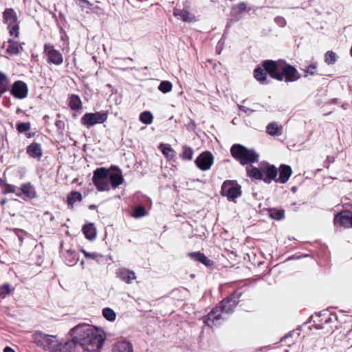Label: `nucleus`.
Masks as SVG:
<instances>
[{"label":"nucleus","mask_w":352,"mask_h":352,"mask_svg":"<svg viewBox=\"0 0 352 352\" xmlns=\"http://www.w3.org/2000/svg\"><path fill=\"white\" fill-rule=\"evenodd\" d=\"M111 168L115 169V171L109 173L108 181L109 185L111 184L113 188L115 189L123 182L124 179L122 170L118 166H112Z\"/></svg>","instance_id":"nucleus-17"},{"label":"nucleus","mask_w":352,"mask_h":352,"mask_svg":"<svg viewBox=\"0 0 352 352\" xmlns=\"http://www.w3.org/2000/svg\"><path fill=\"white\" fill-rule=\"evenodd\" d=\"M284 62L285 60L282 59H279L278 60H265L261 63V65L267 72L270 78L278 81H283L281 72Z\"/></svg>","instance_id":"nucleus-4"},{"label":"nucleus","mask_w":352,"mask_h":352,"mask_svg":"<svg viewBox=\"0 0 352 352\" xmlns=\"http://www.w3.org/2000/svg\"><path fill=\"white\" fill-rule=\"evenodd\" d=\"M232 156L242 164V144H235L230 149Z\"/></svg>","instance_id":"nucleus-31"},{"label":"nucleus","mask_w":352,"mask_h":352,"mask_svg":"<svg viewBox=\"0 0 352 352\" xmlns=\"http://www.w3.org/2000/svg\"><path fill=\"white\" fill-rule=\"evenodd\" d=\"M4 352H15L12 348L10 346H6L3 350Z\"/></svg>","instance_id":"nucleus-50"},{"label":"nucleus","mask_w":352,"mask_h":352,"mask_svg":"<svg viewBox=\"0 0 352 352\" xmlns=\"http://www.w3.org/2000/svg\"><path fill=\"white\" fill-rule=\"evenodd\" d=\"M234 9H235L236 12H242V3H239V4H237V6H236V8Z\"/></svg>","instance_id":"nucleus-49"},{"label":"nucleus","mask_w":352,"mask_h":352,"mask_svg":"<svg viewBox=\"0 0 352 352\" xmlns=\"http://www.w3.org/2000/svg\"><path fill=\"white\" fill-rule=\"evenodd\" d=\"M75 347L74 341L72 338V340L64 343L55 342L50 349V352H72Z\"/></svg>","instance_id":"nucleus-18"},{"label":"nucleus","mask_w":352,"mask_h":352,"mask_svg":"<svg viewBox=\"0 0 352 352\" xmlns=\"http://www.w3.org/2000/svg\"><path fill=\"white\" fill-rule=\"evenodd\" d=\"M108 118V113L104 111L94 113H85L80 119L81 124L89 129L95 124H102Z\"/></svg>","instance_id":"nucleus-6"},{"label":"nucleus","mask_w":352,"mask_h":352,"mask_svg":"<svg viewBox=\"0 0 352 352\" xmlns=\"http://www.w3.org/2000/svg\"><path fill=\"white\" fill-rule=\"evenodd\" d=\"M330 320H331V319H330V318H329V319H327V320H325V323L329 322L330 321Z\"/></svg>","instance_id":"nucleus-64"},{"label":"nucleus","mask_w":352,"mask_h":352,"mask_svg":"<svg viewBox=\"0 0 352 352\" xmlns=\"http://www.w3.org/2000/svg\"><path fill=\"white\" fill-rule=\"evenodd\" d=\"M10 284L5 283L0 286V297L6 298L11 292Z\"/></svg>","instance_id":"nucleus-42"},{"label":"nucleus","mask_w":352,"mask_h":352,"mask_svg":"<svg viewBox=\"0 0 352 352\" xmlns=\"http://www.w3.org/2000/svg\"><path fill=\"white\" fill-rule=\"evenodd\" d=\"M7 201V199H2L1 201H0V205L1 206H3Z\"/></svg>","instance_id":"nucleus-52"},{"label":"nucleus","mask_w":352,"mask_h":352,"mask_svg":"<svg viewBox=\"0 0 352 352\" xmlns=\"http://www.w3.org/2000/svg\"><path fill=\"white\" fill-rule=\"evenodd\" d=\"M103 317L108 321L113 322L116 320V314L115 311L109 307H106L102 310Z\"/></svg>","instance_id":"nucleus-36"},{"label":"nucleus","mask_w":352,"mask_h":352,"mask_svg":"<svg viewBox=\"0 0 352 352\" xmlns=\"http://www.w3.org/2000/svg\"><path fill=\"white\" fill-rule=\"evenodd\" d=\"M337 60L336 54L332 51H328L324 55V61L328 65H333Z\"/></svg>","instance_id":"nucleus-38"},{"label":"nucleus","mask_w":352,"mask_h":352,"mask_svg":"<svg viewBox=\"0 0 352 352\" xmlns=\"http://www.w3.org/2000/svg\"><path fill=\"white\" fill-rule=\"evenodd\" d=\"M292 190L293 192H295V191L296 190V187H295V186L292 187Z\"/></svg>","instance_id":"nucleus-60"},{"label":"nucleus","mask_w":352,"mask_h":352,"mask_svg":"<svg viewBox=\"0 0 352 352\" xmlns=\"http://www.w3.org/2000/svg\"><path fill=\"white\" fill-rule=\"evenodd\" d=\"M81 252L83 253L85 256L87 258L98 259V257L102 258V256L98 254L97 252H88L85 250L82 249Z\"/></svg>","instance_id":"nucleus-45"},{"label":"nucleus","mask_w":352,"mask_h":352,"mask_svg":"<svg viewBox=\"0 0 352 352\" xmlns=\"http://www.w3.org/2000/svg\"><path fill=\"white\" fill-rule=\"evenodd\" d=\"M4 23L7 24L11 36L18 37L19 25L15 11L12 8H6L3 12Z\"/></svg>","instance_id":"nucleus-9"},{"label":"nucleus","mask_w":352,"mask_h":352,"mask_svg":"<svg viewBox=\"0 0 352 352\" xmlns=\"http://www.w3.org/2000/svg\"><path fill=\"white\" fill-rule=\"evenodd\" d=\"M268 214L272 219L280 221L285 218V210L272 208L268 210Z\"/></svg>","instance_id":"nucleus-33"},{"label":"nucleus","mask_w":352,"mask_h":352,"mask_svg":"<svg viewBox=\"0 0 352 352\" xmlns=\"http://www.w3.org/2000/svg\"><path fill=\"white\" fill-rule=\"evenodd\" d=\"M259 154L253 148H248L243 146V165H252L259 161Z\"/></svg>","instance_id":"nucleus-15"},{"label":"nucleus","mask_w":352,"mask_h":352,"mask_svg":"<svg viewBox=\"0 0 352 352\" xmlns=\"http://www.w3.org/2000/svg\"><path fill=\"white\" fill-rule=\"evenodd\" d=\"M292 333L291 332H290V333H287V334H286V335L283 337V340H286V339L289 338V337H291V336H292Z\"/></svg>","instance_id":"nucleus-51"},{"label":"nucleus","mask_w":352,"mask_h":352,"mask_svg":"<svg viewBox=\"0 0 352 352\" xmlns=\"http://www.w3.org/2000/svg\"><path fill=\"white\" fill-rule=\"evenodd\" d=\"M214 162V157L209 151L201 153L195 160L197 166L201 170H207L210 168Z\"/></svg>","instance_id":"nucleus-12"},{"label":"nucleus","mask_w":352,"mask_h":352,"mask_svg":"<svg viewBox=\"0 0 352 352\" xmlns=\"http://www.w3.org/2000/svg\"><path fill=\"white\" fill-rule=\"evenodd\" d=\"M9 83L10 81L6 75L3 72H0V98L3 94L9 90Z\"/></svg>","instance_id":"nucleus-32"},{"label":"nucleus","mask_w":352,"mask_h":352,"mask_svg":"<svg viewBox=\"0 0 352 352\" xmlns=\"http://www.w3.org/2000/svg\"><path fill=\"white\" fill-rule=\"evenodd\" d=\"M283 80L286 82H292L300 78V74L297 69L292 65L287 63L285 60L283 70L281 72Z\"/></svg>","instance_id":"nucleus-11"},{"label":"nucleus","mask_w":352,"mask_h":352,"mask_svg":"<svg viewBox=\"0 0 352 352\" xmlns=\"http://www.w3.org/2000/svg\"><path fill=\"white\" fill-rule=\"evenodd\" d=\"M292 174V170L290 166L281 164L279 167V177L273 179L276 183L285 184Z\"/></svg>","instance_id":"nucleus-19"},{"label":"nucleus","mask_w":352,"mask_h":352,"mask_svg":"<svg viewBox=\"0 0 352 352\" xmlns=\"http://www.w3.org/2000/svg\"><path fill=\"white\" fill-rule=\"evenodd\" d=\"M68 104L72 111H78L82 107L81 99L77 94H72L69 96Z\"/></svg>","instance_id":"nucleus-25"},{"label":"nucleus","mask_w":352,"mask_h":352,"mask_svg":"<svg viewBox=\"0 0 352 352\" xmlns=\"http://www.w3.org/2000/svg\"><path fill=\"white\" fill-rule=\"evenodd\" d=\"M173 15L179 17L184 22L191 23L196 21L195 16L184 9L175 8Z\"/></svg>","instance_id":"nucleus-23"},{"label":"nucleus","mask_w":352,"mask_h":352,"mask_svg":"<svg viewBox=\"0 0 352 352\" xmlns=\"http://www.w3.org/2000/svg\"><path fill=\"white\" fill-rule=\"evenodd\" d=\"M23 50L22 46L17 41L12 39L8 40L7 52L10 54H18Z\"/></svg>","instance_id":"nucleus-30"},{"label":"nucleus","mask_w":352,"mask_h":352,"mask_svg":"<svg viewBox=\"0 0 352 352\" xmlns=\"http://www.w3.org/2000/svg\"><path fill=\"white\" fill-rule=\"evenodd\" d=\"M261 168L252 165L245 167L247 176L251 179L262 180L267 184H270L278 175V168L267 162H263Z\"/></svg>","instance_id":"nucleus-3"},{"label":"nucleus","mask_w":352,"mask_h":352,"mask_svg":"<svg viewBox=\"0 0 352 352\" xmlns=\"http://www.w3.org/2000/svg\"><path fill=\"white\" fill-rule=\"evenodd\" d=\"M337 101H338V99H337V98H334V99H333V102H335V103H336Z\"/></svg>","instance_id":"nucleus-63"},{"label":"nucleus","mask_w":352,"mask_h":352,"mask_svg":"<svg viewBox=\"0 0 352 352\" xmlns=\"http://www.w3.org/2000/svg\"><path fill=\"white\" fill-rule=\"evenodd\" d=\"M305 76H307L308 75L314 76L318 74L317 72V65L316 63H312L309 65L307 66L304 69Z\"/></svg>","instance_id":"nucleus-39"},{"label":"nucleus","mask_w":352,"mask_h":352,"mask_svg":"<svg viewBox=\"0 0 352 352\" xmlns=\"http://www.w3.org/2000/svg\"><path fill=\"white\" fill-rule=\"evenodd\" d=\"M16 190H18L17 186L9 184H3L2 192L3 194L8 193H15L17 192Z\"/></svg>","instance_id":"nucleus-43"},{"label":"nucleus","mask_w":352,"mask_h":352,"mask_svg":"<svg viewBox=\"0 0 352 352\" xmlns=\"http://www.w3.org/2000/svg\"><path fill=\"white\" fill-rule=\"evenodd\" d=\"M334 223L345 228H352V212L345 210L336 214L334 217Z\"/></svg>","instance_id":"nucleus-14"},{"label":"nucleus","mask_w":352,"mask_h":352,"mask_svg":"<svg viewBox=\"0 0 352 352\" xmlns=\"http://www.w3.org/2000/svg\"><path fill=\"white\" fill-rule=\"evenodd\" d=\"M117 278L126 284L132 283L133 280L136 279V275L133 270L126 268H119L116 272Z\"/></svg>","instance_id":"nucleus-16"},{"label":"nucleus","mask_w":352,"mask_h":352,"mask_svg":"<svg viewBox=\"0 0 352 352\" xmlns=\"http://www.w3.org/2000/svg\"><path fill=\"white\" fill-rule=\"evenodd\" d=\"M193 150L192 148L184 146L182 149V157L184 160H190L192 158Z\"/></svg>","instance_id":"nucleus-40"},{"label":"nucleus","mask_w":352,"mask_h":352,"mask_svg":"<svg viewBox=\"0 0 352 352\" xmlns=\"http://www.w3.org/2000/svg\"><path fill=\"white\" fill-rule=\"evenodd\" d=\"M280 128L276 122L270 123L266 127V132L270 135H277L280 134Z\"/></svg>","instance_id":"nucleus-35"},{"label":"nucleus","mask_w":352,"mask_h":352,"mask_svg":"<svg viewBox=\"0 0 352 352\" xmlns=\"http://www.w3.org/2000/svg\"><path fill=\"white\" fill-rule=\"evenodd\" d=\"M243 12H245V10H246V6H245V4L244 3H243Z\"/></svg>","instance_id":"nucleus-62"},{"label":"nucleus","mask_w":352,"mask_h":352,"mask_svg":"<svg viewBox=\"0 0 352 352\" xmlns=\"http://www.w3.org/2000/svg\"><path fill=\"white\" fill-rule=\"evenodd\" d=\"M267 72L261 66H258L254 70V77L261 85H268L270 80L267 76Z\"/></svg>","instance_id":"nucleus-20"},{"label":"nucleus","mask_w":352,"mask_h":352,"mask_svg":"<svg viewBox=\"0 0 352 352\" xmlns=\"http://www.w3.org/2000/svg\"><path fill=\"white\" fill-rule=\"evenodd\" d=\"M112 352H133V346L127 341L118 342L114 345Z\"/></svg>","instance_id":"nucleus-28"},{"label":"nucleus","mask_w":352,"mask_h":352,"mask_svg":"<svg viewBox=\"0 0 352 352\" xmlns=\"http://www.w3.org/2000/svg\"><path fill=\"white\" fill-rule=\"evenodd\" d=\"M81 1H82L84 3H86L87 5L89 4V2L88 1V0H80Z\"/></svg>","instance_id":"nucleus-58"},{"label":"nucleus","mask_w":352,"mask_h":352,"mask_svg":"<svg viewBox=\"0 0 352 352\" xmlns=\"http://www.w3.org/2000/svg\"><path fill=\"white\" fill-rule=\"evenodd\" d=\"M30 127L31 124L30 122H19L16 124V130L20 133L28 131Z\"/></svg>","instance_id":"nucleus-44"},{"label":"nucleus","mask_w":352,"mask_h":352,"mask_svg":"<svg viewBox=\"0 0 352 352\" xmlns=\"http://www.w3.org/2000/svg\"><path fill=\"white\" fill-rule=\"evenodd\" d=\"M316 328L318 329H322L323 327L321 324H316Z\"/></svg>","instance_id":"nucleus-54"},{"label":"nucleus","mask_w":352,"mask_h":352,"mask_svg":"<svg viewBox=\"0 0 352 352\" xmlns=\"http://www.w3.org/2000/svg\"><path fill=\"white\" fill-rule=\"evenodd\" d=\"M238 120V119H237L236 118H234L232 120V123H233L234 124H236V120Z\"/></svg>","instance_id":"nucleus-57"},{"label":"nucleus","mask_w":352,"mask_h":352,"mask_svg":"<svg viewBox=\"0 0 352 352\" xmlns=\"http://www.w3.org/2000/svg\"><path fill=\"white\" fill-rule=\"evenodd\" d=\"M109 171L107 168L100 167L94 171L92 181L98 191L109 190L108 177Z\"/></svg>","instance_id":"nucleus-5"},{"label":"nucleus","mask_w":352,"mask_h":352,"mask_svg":"<svg viewBox=\"0 0 352 352\" xmlns=\"http://www.w3.org/2000/svg\"><path fill=\"white\" fill-rule=\"evenodd\" d=\"M82 231L85 237L89 240H93L96 237V231L94 223H89L82 226Z\"/></svg>","instance_id":"nucleus-27"},{"label":"nucleus","mask_w":352,"mask_h":352,"mask_svg":"<svg viewBox=\"0 0 352 352\" xmlns=\"http://www.w3.org/2000/svg\"><path fill=\"white\" fill-rule=\"evenodd\" d=\"M96 208V206H95V205H91V206H89V208H90V209H94V208Z\"/></svg>","instance_id":"nucleus-61"},{"label":"nucleus","mask_w":352,"mask_h":352,"mask_svg":"<svg viewBox=\"0 0 352 352\" xmlns=\"http://www.w3.org/2000/svg\"><path fill=\"white\" fill-rule=\"evenodd\" d=\"M70 334L75 346L78 344L87 352L99 351L106 339V336L101 329L86 324L74 327L70 330Z\"/></svg>","instance_id":"nucleus-1"},{"label":"nucleus","mask_w":352,"mask_h":352,"mask_svg":"<svg viewBox=\"0 0 352 352\" xmlns=\"http://www.w3.org/2000/svg\"><path fill=\"white\" fill-rule=\"evenodd\" d=\"M65 262L69 266L74 265L78 261V254L72 250H68L63 254Z\"/></svg>","instance_id":"nucleus-26"},{"label":"nucleus","mask_w":352,"mask_h":352,"mask_svg":"<svg viewBox=\"0 0 352 352\" xmlns=\"http://www.w3.org/2000/svg\"><path fill=\"white\" fill-rule=\"evenodd\" d=\"M55 125L60 130H63L65 129V122L61 120H56Z\"/></svg>","instance_id":"nucleus-48"},{"label":"nucleus","mask_w":352,"mask_h":352,"mask_svg":"<svg viewBox=\"0 0 352 352\" xmlns=\"http://www.w3.org/2000/svg\"><path fill=\"white\" fill-rule=\"evenodd\" d=\"M44 53L47 56V62L49 64L60 65L63 62V56L60 51L56 50L50 43L44 45Z\"/></svg>","instance_id":"nucleus-10"},{"label":"nucleus","mask_w":352,"mask_h":352,"mask_svg":"<svg viewBox=\"0 0 352 352\" xmlns=\"http://www.w3.org/2000/svg\"><path fill=\"white\" fill-rule=\"evenodd\" d=\"M146 214V212L144 206H138L134 209L133 217L137 219L141 218L142 217H144Z\"/></svg>","instance_id":"nucleus-41"},{"label":"nucleus","mask_w":352,"mask_h":352,"mask_svg":"<svg viewBox=\"0 0 352 352\" xmlns=\"http://www.w3.org/2000/svg\"><path fill=\"white\" fill-rule=\"evenodd\" d=\"M33 342L45 351H50L56 341V336L45 334L41 331H36L32 335Z\"/></svg>","instance_id":"nucleus-7"},{"label":"nucleus","mask_w":352,"mask_h":352,"mask_svg":"<svg viewBox=\"0 0 352 352\" xmlns=\"http://www.w3.org/2000/svg\"><path fill=\"white\" fill-rule=\"evenodd\" d=\"M82 199V195L78 191H71L67 197V202L69 208H73L74 205L77 201H81Z\"/></svg>","instance_id":"nucleus-29"},{"label":"nucleus","mask_w":352,"mask_h":352,"mask_svg":"<svg viewBox=\"0 0 352 352\" xmlns=\"http://www.w3.org/2000/svg\"><path fill=\"white\" fill-rule=\"evenodd\" d=\"M242 292L236 290L230 296L223 299L219 306L215 307L206 316L204 322L208 327L218 326L227 319L229 314L234 311Z\"/></svg>","instance_id":"nucleus-2"},{"label":"nucleus","mask_w":352,"mask_h":352,"mask_svg":"<svg viewBox=\"0 0 352 352\" xmlns=\"http://www.w3.org/2000/svg\"><path fill=\"white\" fill-rule=\"evenodd\" d=\"M188 256L195 261L199 262L206 267H210L214 262L209 259L204 253L200 252H194L188 253Z\"/></svg>","instance_id":"nucleus-21"},{"label":"nucleus","mask_w":352,"mask_h":352,"mask_svg":"<svg viewBox=\"0 0 352 352\" xmlns=\"http://www.w3.org/2000/svg\"><path fill=\"white\" fill-rule=\"evenodd\" d=\"M162 153L164 155H166L167 157L170 156V153H173L174 152L173 148L168 144L165 145L164 146V148H162Z\"/></svg>","instance_id":"nucleus-47"},{"label":"nucleus","mask_w":352,"mask_h":352,"mask_svg":"<svg viewBox=\"0 0 352 352\" xmlns=\"http://www.w3.org/2000/svg\"><path fill=\"white\" fill-rule=\"evenodd\" d=\"M243 111L244 113H248V111H252V110H250V109H245V107L243 106Z\"/></svg>","instance_id":"nucleus-56"},{"label":"nucleus","mask_w":352,"mask_h":352,"mask_svg":"<svg viewBox=\"0 0 352 352\" xmlns=\"http://www.w3.org/2000/svg\"><path fill=\"white\" fill-rule=\"evenodd\" d=\"M28 154L33 158H40L42 155V148L39 143L32 142L27 147Z\"/></svg>","instance_id":"nucleus-24"},{"label":"nucleus","mask_w":352,"mask_h":352,"mask_svg":"<svg viewBox=\"0 0 352 352\" xmlns=\"http://www.w3.org/2000/svg\"><path fill=\"white\" fill-rule=\"evenodd\" d=\"M122 59H123V60H131V61H133V58H129V57H128V58H122Z\"/></svg>","instance_id":"nucleus-59"},{"label":"nucleus","mask_w":352,"mask_h":352,"mask_svg":"<svg viewBox=\"0 0 352 352\" xmlns=\"http://www.w3.org/2000/svg\"><path fill=\"white\" fill-rule=\"evenodd\" d=\"M241 186L235 180H226L221 188V195L229 201H234L241 195Z\"/></svg>","instance_id":"nucleus-8"},{"label":"nucleus","mask_w":352,"mask_h":352,"mask_svg":"<svg viewBox=\"0 0 352 352\" xmlns=\"http://www.w3.org/2000/svg\"><path fill=\"white\" fill-rule=\"evenodd\" d=\"M173 85L170 81L163 80L158 86V89L163 94H167L172 90Z\"/></svg>","instance_id":"nucleus-37"},{"label":"nucleus","mask_w":352,"mask_h":352,"mask_svg":"<svg viewBox=\"0 0 352 352\" xmlns=\"http://www.w3.org/2000/svg\"><path fill=\"white\" fill-rule=\"evenodd\" d=\"M20 189L21 192H16V195L17 196L20 197L21 194H23L24 196H25L30 199L36 197V192L35 190L34 187L31 184V183L23 184Z\"/></svg>","instance_id":"nucleus-22"},{"label":"nucleus","mask_w":352,"mask_h":352,"mask_svg":"<svg viewBox=\"0 0 352 352\" xmlns=\"http://www.w3.org/2000/svg\"><path fill=\"white\" fill-rule=\"evenodd\" d=\"M34 135V133H29L27 134V138H32Z\"/></svg>","instance_id":"nucleus-53"},{"label":"nucleus","mask_w":352,"mask_h":352,"mask_svg":"<svg viewBox=\"0 0 352 352\" xmlns=\"http://www.w3.org/2000/svg\"><path fill=\"white\" fill-rule=\"evenodd\" d=\"M153 120V114L151 111H145L140 113V120L145 124H150L152 123Z\"/></svg>","instance_id":"nucleus-34"},{"label":"nucleus","mask_w":352,"mask_h":352,"mask_svg":"<svg viewBox=\"0 0 352 352\" xmlns=\"http://www.w3.org/2000/svg\"><path fill=\"white\" fill-rule=\"evenodd\" d=\"M349 104H342V107L344 109H346L347 107H348Z\"/></svg>","instance_id":"nucleus-55"},{"label":"nucleus","mask_w":352,"mask_h":352,"mask_svg":"<svg viewBox=\"0 0 352 352\" xmlns=\"http://www.w3.org/2000/svg\"><path fill=\"white\" fill-rule=\"evenodd\" d=\"M12 96L17 99H24L28 94V87L27 84L22 80L15 81L10 89Z\"/></svg>","instance_id":"nucleus-13"},{"label":"nucleus","mask_w":352,"mask_h":352,"mask_svg":"<svg viewBox=\"0 0 352 352\" xmlns=\"http://www.w3.org/2000/svg\"><path fill=\"white\" fill-rule=\"evenodd\" d=\"M274 22L280 28H284L287 24L286 20L280 16L275 17Z\"/></svg>","instance_id":"nucleus-46"}]
</instances>
